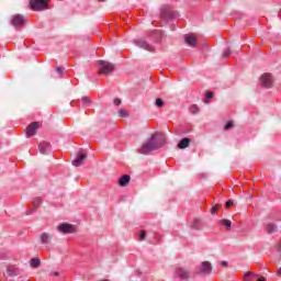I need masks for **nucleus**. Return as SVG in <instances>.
Wrapping results in <instances>:
<instances>
[{"label":"nucleus","mask_w":281,"mask_h":281,"mask_svg":"<svg viewBox=\"0 0 281 281\" xmlns=\"http://www.w3.org/2000/svg\"><path fill=\"white\" fill-rule=\"evenodd\" d=\"M277 276H281V268H279Z\"/></svg>","instance_id":"nucleus-38"},{"label":"nucleus","mask_w":281,"mask_h":281,"mask_svg":"<svg viewBox=\"0 0 281 281\" xmlns=\"http://www.w3.org/2000/svg\"><path fill=\"white\" fill-rule=\"evenodd\" d=\"M99 1H106V0H99Z\"/></svg>","instance_id":"nucleus-41"},{"label":"nucleus","mask_w":281,"mask_h":281,"mask_svg":"<svg viewBox=\"0 0 281 281\" xmlns=\"http://www.w3.org/2000/svg\"><path fill=\"white\" fill-rule=\"evenodd\" d=\"M257 281H267L265 278H261V279H259V280H257Z\"/></svg>","instance_id":"nucleus-39"},{"label":"nucleus","mask_w":281,"mask_h":281,"mask_svg":"<svg viewBox=\"0 0 281 281\" xmlns=\"http://www.w3.org/2000/svg\"><path fill=\"white\" fill-rule=\"evenodd\" d=\"M25 23H27V20L23 15L15 14L12 16L11 25H13V27H23Z\"/></svg>","instance_id":"nucleus-7"},{"label":"nucleus","mask_w":281,"mask_h":281,"mask_svg":"<svg viewBox=\"0 0 281 281\" xmlns=\"http://www.w3.org/2000/svg\"><path fill=\"white\" fill-rule=\"evenodd\" d=\"M38 151L41 153V155H49V153H52V144L47 142L40 143Z\"/></svg>","instance_id":"nucleus-10"},{"label":"nucleus","mask_w":281,"mask_h":281,"mask_svg":"<svg viewBox=\"0 0 281 281\" xmlns=\"http://www.w3.org/2000/svg\"><path fill=\"white\" fill-rule=\"evenodd\" d=\"M97 67L100 76H111L115 71L114 64L106 60H98Z\"/></svg>","instance_id":"nucleus-2"},{"label":"nucleus","mask_w":281,"mask_h":281,"mask_svg":"<svg viewBox=\"0 0 281 281\" xmlns=\"http://www.w3.org/2000/svg\"><path fill=\"white\" fill-rule=\"evenodd\" d=\"M32 212H33V211H29L26 214L30 215V214H32Z\"/></svg>","instance_id":"nucleus-40"},{"label":"nucleus","mask_w":281,"mask_h":281,"mask_svg":"<svg viewBox=\"0 0 281 281\" xmlns=\"http://www.w3.org/2000/svg\"><path fill=\"white\" fill-rule=\"evenodd\" d=\"M234 127V123L232 121H228L225 125V131H229V128Z\"/></svg>","instance_id":"nucleus-30"},{"label":"nucleus","mask_w":281,"mask_h":281,"mask_svg":"<svg viewBox=\"0 0 281 281\" xmlns=\"http://www.w3.org/2000/svg\"><path fill=\"white\" fill-rule=\"evenodd\" d=\"M41 124L38 122H32L27 127H26V137H34L36 135V131H38V127Z\"/></svg>","instance_id":"nucleus-8"},{"label":"nucleus","mask_w":281,"mask_h":281,"mask_svg":"<svg viewBox=\"0 0 281 281\" xmlns=\"http://www.w3.org/2000/svg\"><path fill=\"white\" fill-rule=\"evenodd\" d=\"M81 102L83 106H91V99L89 97H82Z\"/></svg>","instance_id":"nucleus-23"},{"label":"nucleus","mask_w":281,"mask_h":281,"mask_svg":"<svg viewBox=\"0 0 281 281\" xmlns=\"http://www.w3.org/2000/svg\"><path fill=\"white\" fill-rule=\"evenodd\" d=\"M266 232H267V234L278 233V224H276L273 222L266 224Z\"/></svg>","instance_id":"nucleus-16"},{"label":"nucleus","mask_w":281,"mask_h":281,"mask_svg":"<svg viewBox=\"0 0 281 281\" xmlns=\"http://www.w3.org/2000/svg\"><path fill=\"white\" fill-rule=\"evenodd\" d=\"M176 276H178V278H180V280H190V271H188L183 268H177Z\"/></svg>","instance_id":"nucleus-12"},{"label":"nucleus","mask_w":281,"mask_h":281,"mask_svg":"<svg viewBox=\"0 0 281 281\" xmlns=\"http://www.w3.org/2000/svg\"><path fill=\"white\" fill-rule=\"evenodd\" d=\"M131 183V176L128 175H123L121 178H119V186L121 188H126Z\"/></svg>","instance_id":"nucleus-15"},{"label":"nucleus","mask_w":281,"mask_h":281,"mask_svg":"<svg viewBox=\"0 0 281 281\" xmlns=\"http://www.w3.org/2000/svg\"><path fill=\"white\" fill-rule=\"evenodd\" d=\"M127 115H128V112H126V110L121 109V110L119 111V116H120V117H127Z\"/></svg>","instance_id":"nucleus-28"},{"label":"nucleus","mask_w":281,"mask_h":281,"mask_svg":"<svg viewBox=\"0 0 281 281\" xmlns=\"http://www.w3.org/2000/svg\"><path fill=\"white\" fill-rule=\"evenodd\" d=\"M192 142V139L186 137L182 138L179 143H178V148H180V150H183L186 148H188V146H190V143Z\"/></svg>","instance_id":"nucleus-17"},{"label":"nucleus","mask_w":281,"mask_h":281,"mask_svg":"<svg viewBox=\"0 0 281 281\" xmlns=\"http://www.w3.org/2000/svg\"><path fill=\"white\" fill-rule=\"evenodd\" d=\"M87 159V153H78L77 158L72 161V166L80 168V165Z\"/></svg>","instance_id":"nucleus-14"},{"label":"nucleus","mask_w":281,"mask_h":281,"mask_svg":"<svg viewBox=\"0 0 281 281\" xmlns=\"http://www.w3.org/2000/svg\"><path fill=\"white\" fill-rule=\"evenodd\" d=\"M220 225H222V227H225V229L227 231L232 229V221L229 220H221Z\"/></svg>","instance_id":"nucleus-21"},{"label":"nucleus","mask_w":281,"mask_h":281,"mask_svg":"<svg viewBox=\"0 0 281 281\" xmlns=\"http://www.w3.org/2000/svg\"><path fill=\"white\" fill-rule=\"evenodd\" d=\"M42 203H43V200L41 198H36L33 200L34 207H40Z\"/></svg>","instance_id":"nucleus-25"},{"label":"nucleus","mask_w":281,"mask_h":281,"mask_svg":"<svg viewBox=\"0 0 281 281\" xmlns=\"http://www.w3.org/2000/svg\"><path fill=\"white\" fill-rule=\"evenodd\" d=\"M212 98H214V92H206V100H205V103L207 104V100H212Z\"/></svg>","instance_id":"nucleus-29"},{"label":"nucleus","mask_w":281,"mask_h":281,"mask_svg":"<svg viewBox=\"0 0 281 281\" xmlns=\"http://www.w3.org/2000/svg\"><path fill=\"white\" fill-rule=\"evenodd\" d=\"M184 43H187L189 47H196V36H194V34H186Z\"/></svg>","instance_id":"nucleus-13"},{"label":"nucleus","mask_w":281,"mask_h":281,"mask_svg":"<svg viewBox=\"0 0 281 281\" xmlns=\"http://www.w3.org/2000/svg\"><path fill=\"white\" fill-rule=\"evenodd\" d=\"M196 276H210L212 273V263L210 261H204L201 263L200 268L195 270Z\"/></svg>","instance_id":"nucleus-4"},{"label":"nucleus","mask_w":281,"mask_h":281,"mask_svg":"<svg viewBox=\"0 0 281 281\" xmlns=\"http://www.w3.org/2000/svg\"><path fill=\"white\" fill-rule=\"evenodd\" d=\"M162 146H166V134L156 132L151 135L148 142L144 143L139 148V155H150L153 150H159Z\"/></svg>","instance_id":"nucleus-1"},{"label":"nucleus","mask_w":281,"mask_h":281,"mask_svg":"<svg viewBox=\"0 0 281 281\" xmlns=\"http://www.w3.org/2000/svg\"><path fill=\"white\" fill-rule=\"evenodd\" d=\"M146 239V232L142 231L139 234V240H145Z\"/></svg>","instance_id":"nucleus-31"},{"label":"nucleus","mask_w":281,"mask_h":281,"mask_svg":"<svg viewBox=\"0 0 281 281\" xmlns=\"http://www.w3.org/2000/svg\"><path fill=\"white\" fill-rule=\"evenodd\" d=\"M229 56H232V50L227 48L223 52L222 58H227Z\"/></svg>","instance_id":"nucleus-26"},{"label":"nucleus","mask_w":281,"mask_h":281,"mask_svg":"<svg viewBox=\"0 0 281 281\" xmlns=\"http://www.w3.org/2000/svg\"><path fill=\"white\" fill-rule=\"evenodd\" d=\"M56 71L57 74H59V76H63V67H57Z\"/></svg>","instance_id":"nucleus-34"},{"label":"nucleus","mask_w":281,"mask_h":281,"mask_svg":"<svg viewBox=\"0 0 281 281\" xmlns=\"http://www.w3.org/2000/svg\"><path fill=\"white\" fill-rule=\"evenodd\" d=\"M50 240H52V236L49 235V233H43L41 235V243H42V245H49Z\"/></svg>","instance_id":"nucleus-19"},{"label":"nucleus","mask_w":281,"mask_h":281,"mask_svg":"<svg viewBox=\"0 0 281 281\" xmlns=\"http://www.w3.org/2000/svg\"><path fill=\"white\" fill-rule=\"evenodd\" d=\"M114 104H115V106H120V104H122V100L114 99Z\"/></svg>","instance_id":"nucleus-33"},{"label":"nucleus","mask_w":281,"mask_h":281,"mask_svg":"<svg viewBox=\"0 0 281 281\" xmlns=\"http://www.w3.org/2000/svg\"><path fill=\"white\" fill-rule=\"evenodd\" d=\"M7 273L10 278H12L14 276H19L20 271H19V268L14 266H10L7 268Z\"/></svg>","instance_id":"nucleus-18"},{"label":"nucleus","mask_w":281,"mask_h":281,"mask_svg":"<svg viewBox=\"0 0 281 281\" xmlns=\"http://www.w3.org/2000/svg\"><path fill=\"white\" fill-rule=\"evenodd\" d=\"M201 218H194L191 224L192 229H201Z\"/></svg>","instance_id":"nucleus-22"},{"label":"nucleus","mask_w":281,"mask_h":281,"mask_svg":"<svg viewBox=\"0 0 281 281\" xmlns=\"http://www.w3.org/2000/svg\"><path fill=\"white\" fill-rule=\"evenodd\" d=\"M227 265H228L227 261H222V262H221V266H222V267H227Z\"/></svg>","instance_id":"nucleus-36"},{"label":"nucleus","mask_w":281,"mask_h":281,"mask_svg":"<svg viewBox=\"0 0 281 281\" xmlns=\"http://www.w3.org/2000/svg\"><path fill=\"white\" fill-rule=\"evenodd\" d=\"M232 205H234V201L228 200V201L226 202V207H227V210H229V207H231Z\"/></svg>","instance_id":"nucleus-32"},{"label":"nucleus","mask_w":281,"mask_h":281,"mask_svg":"<svg viewBox=\"0 0 281 281\" xmlns=\"http://www.w3.org/2000/svg\"><path fill=\"white\" fill-rule=\"evenodd\" d=\"M190 113H192L193 115H196V113H199V105L196 104L191 105Z\"/></svg>","instance_id":"nucleus-24"},{"label":"nucleus","mask_w":281,"mask_h":281,"mask_svg":"<svg viewBox=\"0 0 281 281\" xmlns=\"http://www.w3.org/2000/svg\"><path fill=\"white\" fill-rule=\"evenodd\" d=\"M156 106H158V109L164 106V100L161 98L156 99Z\"/></svg>","instance_id":"nucleus-27"},{"label":"nucleus","mask_w":281,"mask_h":281,"mask_svg":"<svg viewBox=\"0 0 281 281\" xmlns=\"http://www.w3.org/2000/svg\"><path fill=\"white\" fill-rule=\"evenodd\" d=\"M134 44L137 47H140V49H146V52H155V47L144 40H136L134 41Z\"/></svg>","instance_id":"nucleus-9"},{"label":"nucleus","mask_w":281,"mask_h":281,"mask_svg":"<svg viewBox=\"0 0 281 281\" xmlns=\"http://www.w3.org/2000/svg\"><path fill=\"white\" fill-rule=\"evenodd\" d=\"M47 3L49 0H30V8L33 12H42V10H47Z\"/></svg>","instance_id":"nucleus-3"},{"label":"nucleus","mask_w":281,"mask_h":281,"mask_svg":"<svg viewBox=\"0 0 281 281\" xmlns=\"http://www.w3.org/2000/svg\"><path fill=\"white\" fill-rule=\"evenodd\" d=\"M30 265L33 269H38L41 267V259L40 258H33L30 260Z\"/></svg>","instance_id":"nucleus-20"},{"label":"nucleus","mask_w":281,"mask_h":281,"mask_svg":"<svg viewBox=\"0 0 281 281\" xmlns=\"http://www.w3.org/2000/svg\"><path fill=\"white\" fill-rule=\"evenodd\" d=\"M58 231L61 232V234H74V225L63 223L58 226Z\"/></svg>","instance_id":"nucleus-11"},{"label":"nucleus","mask_w":281,"mask_h":281,"mask_svg":"<svg viewBox=\"0 0 281 281\" xmlns=\"http://www.w3.org/2000/svg\"><path fill=\"white\" fill-rule=\"evenodd\" d=\"M260 85L261 87H266V89H271L273 87V77L271 74H263L260 77Z\"/></svg>","instance_id":"nucleus-6"},{"label":"nucleus","mask_w":281,"mask_h":281,"mask_svg":"<svg viewBox=\"0 0 281 281\" xmlns=\"http://www.w3.org/2000/svg\"><path fill=\"white\" fill-rule=\"evenodd\" d=\"M49 276H55V277H58V276H60V272H58V271H55V272H50V273H49Z\"/></svg>","instance_id":"nucleus-35"},{"label":"nucleus","mask_w":281,"mask_h":281,"mask_svg":"<svg viewBox=\"0 0 281 281\" xmlns=\"http://www.w3.org/2000/svg\"><path fill=\"white\" fill-rule=\"evenodd\" d=\"M175 16H177V13L173 12L172 10L164 7L160 10V19H162V21H172V19H175Z\"/></svg>","instance_id":"nucleus-5"},{"label":"nucleus","mask_w":281,"mask_h":281,"mask_svg":"<svg viewBox=\"0 0 281 281\" xmlns=\"http://www.w3.org/2000/svg\"><path fill=\"white\" fill-rule=\"evenodd\" d=\"M212 214H216V212H217V209L216 207H212Z\"/></svg>","instance_id":"nucleus-37"}]
</instances>
